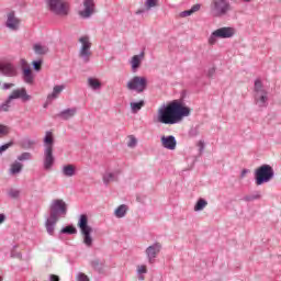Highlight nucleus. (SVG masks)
<instances>
[{
	"mask_svg": "<svg viewBox=\"0 0 281 281\" xmlns=\"http://www.w3.org/2000/svg\"><path fill=\"white\" fill-rule=\"evenodd\" d=\"M68 205L67 202L63 199H55L50 202L49 205V217L46 218L45 227L49 236H54V229H56V223L60 218L67 216Z\"/></svg>",
	"mask_w": 281,
	"mask_h": 281,
	"instance_id": "obj_1",
	"label": "nucleus"
},
{
	"mask_svg": "<svg viewBox=\"0 0 281 281\" xmlns=\"http://www.w3.org/2000/svg\"><path fill=\"white\" fill-rule=\"evenodd\" d=\"M44 170H52L56 158L54 157V133L47 131L44 136Z\"/></svg>",
	"mask_w": 281,
	"mask_h": 281,
	"instance_id": "obj_2",
	"label": "nucleus"
},
{
	"mask_svg": "<svg viewBox=\"0 0 281 281\" xmlns=\"http://www.w3.org/2000/svg\"><path fill=\"white\" fill-rule=\"evenodd\" d=\"M157 120L160 124H177V100L160 106Z\"/></svg>",
	"mask_w": 281,
	"mask_h": 281,
	"instance_id": "obj_3",
	"label": "nucleus"
},
{
	"mask_svg": "<svg viewBox=\"0 0 281 281\" xmlns=\"http://www.w3.org/2000/svg\"><path fill=\"white\" fill-rule=\"evenodd\" d=\"M273 177H276V171H273L271 165L263 164L255 169L256 186H265V183H269Z\"/></svg>",
	"mask_w": 281,
	"mask_h": 281,
	"instance_id": "obj_4",
	"label": "nucleus"
},
{
	"mask_svg": "<svg viewBox=\"0 0 281 281\" xmlns=\"http://www.w3.org/2000/svg\"><path fill=\"white\" fill-rule=\"evenodd\" d=\"M77 225L81 232L83 245L88 248L93 247V237L91 236L93 228L89 226V216H87V214H81Z\"/></svg>",
	"mask_w": 281,
	"mask_h": 281,
	"instance_id": "obj_5",
	"label": "nucleus"
},
{
	"mask_svg": "<svg viewBox=\"0 0 281 281\" xmlns=\"http://www.w3.org/2000/svg\"><path fill=\"white\" fill-rule=\"evenodd\" d=\"M186 98H188V92L182 90L180 98L177 99V124L183 122V117H189L190 113H192V109L186 105Z\"/></svg>",
	"mask_w": 281,
	"mask_h": 281,
	"instance_id": "obj_6",
	"label": "nucleus"
},
{
	"mask_svg": "<svg viewBox=\"0 0 281 281\" xmlns=\"http://www.w3.org/2000/svg\"><path fill=\"white\" fill-rule=\"evenodd\" d=\"M211 10L214 16H225L227 12H232V4L227 0H213Z\"/></svg>",
	"mask_w": 281,
	"mask_h": 281,
	"instance_id": "obj_7",
	"label": "nucleus"
},
{
	"mask_svg": "<svg viewBox=\"0 0 281 281\" xmlns=\"http://www.w3.org/2000/svg\"><path fill=\"white\" fill-rule=\"evenodd\" d=\"M127 89L136 93H144L148 89V79L146 77L135 76L127 82Z\"/></svg>",
	"mask_w": 281,
	"mask_h": 281,
	"instance_id": "obj_8",
	"label": "nucleus"
},
{
	"mask_svg": "<svg viewBox=\"0 0 281 281\" xmlns=\"http://www.w3.org/2000/svg\"><path fill=\"white\" fill-rule=\"evenodd\" d=\"M46 4L48 9L54 14H58L61 16H67L69 11L67 10V4H65V0H46Z\"/></svg>",
	"mask_w": 281,
	"mask_h": 281,
	"instance_id": "obj_9",
	"label": "nucleus"
},
{
	"mask_svg": "<svg viewBox=\"0 0 281 281\" xmlns=\"http://www.w3.org/2000/svg\"><path fill=\"white\" fill-rule=\"evenodd\" d=\"M0 74L5 78H16L19 76V67L12 61H0Z\"/></svg>",
	"mask_w": 281,
	"mask_h": 281,
	"instance_id": "obj_10",
	"label": "nucleus"
},
{
	"mask_svg": "<svg viewBox=\"0 0 281 281\" xmlns=\"http://www.w3.org/2000/svg\"><path fill=\"white\" fill-rule=\"evenodd\" d=\"M79 43H81L79 57L82 58L83 63H89L91 58V42H89V36L80 37Z\"/></svg>",
	"mask_w": 281,
	"mask_h": 281,
	"instance_id": "obj_11",
	"label": "nucleus"
},
{
	"mask_svg": "<svg viewBox=\"0 0 281 281\" xmlns=\"http://www.w3.org/2000/svg\"><path fill=\"white\" fill-rule=\"evenodd\" d=\"M9 100H22V102H30L32 100V95L27 94V90L25 88L15 89L9 95Z\"/></svg>",
	"mask_w": 281,
	"mask_h": 281,
	"instance_id": "obj_12",
	"label": "nucleus"
},
{
	"mask_svg": "<svg viewBox=\"0 0 281 281\" xmlns=\"http://www.w3.org/2000/svg\"><path fill=\"white\" fill-rule=\"evenodd\" d=\"M161 251V245L159 243H155L151 246H148L145 250V254L148 258V262L153 265L155 262V258H157V255Z\"/></svg>",
	"mask_w": 281,
	"mask_h": 281,
	"instance_id": "obj_13",
	"label": "nucleus"
},
{
	"mask_svg": "<svg viewBox=\"0 0 281 281\" xmlns=\"http://www.w3.org/2000/svg\"><path fill=\"white\" fill-rule=\"evenodd\" d=\"M234 34H236V30L229 26H224L214 31V36H217V38H232Z\"/></svg>",
	"mask_w": 281,
	"mask_h": 281,
	"instance_id": "obj_14",
	"label": "nucleus"
},
{
	"mask_svg": "<svg viewBox=\"0 0 281 281\" xmlns=\"http://www.w3.org/2000/svg\"><path fill=\"white\" fill-rule=\"evenodd\" d=\"M5 25L7 27H9V30H13V31L19 30V25H21V20L16 18L14 11H11L8 13Z\"/></svg>",
	"mask_w": 281,
	"mask_h": 281,
	"instance_id": "obj_15",
	"label": "nucleus"
},
{
	"mask_svg": "<svg viewBox=\"0 0 281 281\" xmlns=\"http://www.w3.org/2000/svg\"><path fill=\"white\" fill-rule=\"evenodd\" d=\"M160 142L162 148L167 150H175L177 148V138L173 135L161 136Z\"/></svg>",
	"mask_w": 281,
	"mask_h": 281,
	"instance_id": "obj_16",
	"label": "nucleus"
},
{
	"mask_svg": "<svg viewBox=\"0 0 281 281\" xmlns=\"http://www.w3.org/2000/svg\"><path fill=\"white\" fill-rule=\"evenodd\" d=\"M83 11H80L79 14L82 19H89L91 14H93V9L95 8V3L93 0H83Z\"/></svg>",
	"mask_w": 281,
	"mask_h": 281,
	"instance_id": "obj_17",
	"label": "nucleus"
},
{
	"mask_svg": "<svg viewBox=\"0 0 281 281\" xmlns=\"http://www.w3.org/2000/svg\"><path fill=\"white\" fill-rule=\"evenodd\" d=\"M76 113H78V109L70 108V109H66V110L59 112L58 114H56V117L67 121V120H71V117H74L76 115Z\"/></svg>",
	"mask_w": 281,
	"mask_h": 281,
	"instance_id": "obj_18",
	"label": "nucleus"
},
{
	"mask_svg": "<svg viewBox=\"0 0 281 281\" xmlns=\"http://www.w3.org/2000/svg\"><path fill=\"white\" fill-rule=\"evenodd\" d=\"M22 78L26 85H33L34 74L32 72V68L30 66L22 67Z\"/></svg>",
	"mask_w": 281,
	"mask_h": 281,
	"instance_id": "obj_19",
	"label": "nucleus"
},
{
	"mask_svg": "<svg viewBox=\"0 0 281 281\" xmlns=\"http://www.w3.org/2000/svg\"><path fill=\"white\" fill-rule=\"evenodd\" d=\"M145 53L142 52L138 55H134L131 60L132 71H135L142 67V60H144Z\"/></svg>",
	"mask_w": 281,
	"mask_h": 281,
	"instance_id": "obj_20",
	"label": "nucleus"
},
{
	"mask_svg": "<svg viewBox=\"0 0 281 281\" xmlns=\"http://www.w3.org/2000/svg\"><path fill=\"white\" fill-rule=\"evenodd\" d=\"M20 146L21 148H23L24 150H30L32 148H34V146H36V140L31 139L30 137H25L20 142Z\"/></svg>",
	"mask_w": 281,
	"mask_h": 281,
	"instance_id": "obj_21",
	"label": "nucleus"
},
{
	"mask_svg": "<svg viewBox=\"0 0 281 281\" xmlns=\"http://www.w3.org/2000/svg\"><path fill=\"white\" fill-rule=\"evenodd\" d=\"M61 173L64 175V177H75L76 166H74L71 164L64 166L61 169Z\"/></svg>",
	"mask_w": 281,
	"mask_h": 281,
	"instance_id": "obj_22",
	"label": "nucleus"
},
{
	"mask_svg": "<svg viewBox=\"0 0 281 281\" xmlns=\"http://www.w3.org/2000/svg\"><path fill=\"white\" fill-rule=\"evenodd\" d=\"M64 90L65 86H55L53 88V92L47 95V100H56V98H58V95H60V93H63Z\"/></svg>",
	"mask_w": 281,
	"mask_h": 281,
	"instance_id": "obj_23",
	"label": "nucleus"
},
{
	"mask_svg": "<svg viewBox=\"0 0 281 281\" xmlns=\"http://www.w3.org/2000/svg\"><path fill=\"white\" fill-rule=\"evenodd\" d=\"M127 212H128V206L126 204H121L115 209L114 214L116 218H124Z\"/></svg>",
	"mask_w": 281,
	"mask_h": 281,
	"instance_id": "obj_24",
	"label": "nucleus"
},
{
	"mask_svg": "<svg viewBox=\"0 0 281 281\" xmlns=\"http://www.w3.org/2000/svg\"><path fill=\"white\" fill-rule=\"evenodd\" d=\"M199 10H201V4L196 3L191 9L180 12V16L182 19H186V16H192V14H194V12H199Z\"/></svg>",
	"mask_w": 281,
	"mask_h": 281,
	"instance_id": "obj_25",
	"label": "nucleus"
},
{
	"mask_svg": "<svg viewBox=\"0 0 281 281\" xmlns=\"http://www.w3.org/2000/svg\"><path fill=\"white\" fill-rule=\"evenodd\" d=\"M92 269L97 271L98 273L104 272V262H102L100 259H94L90 262Z\"/></svg>",
	"mask_w": 281,
	"mask_h": 281,
	"instance_id": "obj_26",
	"label": "nucleus"
},
{
	"mask_svg": "<svg viewBox=\"0 0 281 281\" xmlns=\"http://www.w3.org/2000/svg\"><path fill=\"white\" fill-rule=\"evenodd\" d=\"M88 85L93 91L102 89V82L93 77L88 78Z\"/></svg>",
	"mask_w": 281,
	"mask_h": 281,
	"instance_id": "obj_27",
	"label": "nucleus"
},
{
	"mask_svg": "<svg viewBox=\"0 0 281 281\" xmlns=\"http://www.w3.org/2000/svg\"><path fill=\"white\" fill-rule=\"evenodd\" d=\"M132 113H137L138 111H142L143 106H146V102L144 100H140L138 102H131L130 103Z\"/></svg>",
	"mask_w": 281,
	"mask_h": 281,
	"instance_id": "obj_28",
	"label": "nucleus"
},
{
	"mask_svg": "<svg viewBox=\"0 0 281 281\" xmlns=\"http://www.w3.org/2000/svg\"><path fill=\"white\" fill-rule=\"evenodd\" d=\"M33 49H34L35 54H37L38 56H45V54H47V52H49V48L47 46H43L41 44H35L33 46Z\"/></svg>",
	"mask_w": 281,
	"mask_h": 281,
	"instance_id": "obj_29",
	"label": "nucleus"
},
{
	"mask_svg": "<svg viewBox=\"0 0 281 281\" xmlns=\"http://www.w3.org/2000/svg\"><path fill=\"white\" fill-rule=\"evenodd\" d=\"M59 234H67L68 236H71L74 234H78V229L74 225H67L60 229Z\"/></svg>",
	"mask_w": 281,
	"mask_h": 281,
	"instance_id": "obj_30",
	"label": "nucleus"
},
{
	"mask_svg": "<svg viewBox=\"0 0 281 281\" xmlns=\"http://www.w3.org/2000/svg\"><path fill=\"white\" fill-rule=\"evenodd\" d=\"M111 181H119V178L113 172H109L103 175V183L104 186H109Z\"/></svg>",
	"mask_w": 281,
	"mask_h": 281,
	"instance_id": "obj_31",
	"label": "nucleus"
},
{
	"mask_svg": "<svg viewBox=\"0 0 281 281\" xmlns=\"http://www.w3.org/2000/svg\"><path fill=\"white\" fill-rule=\"evenodd\" d=\"M206 205H207L206 200L203 199V198H200V199L196 201L195 205H194V212H201V211H203V209H204Z\"/></svg>",
	"mask_w": 281,
	"mask_h": 281,
	"instance_id": "obj_32",
	"label": "nucleus"
},
{
	"mask_svg": "<svg viewBox=\"0 0 281 281\" xmlns=\"http://www.w3.org/2000/svg\"><path fill=\"white\" fill-rule=\"evenodd\" d=\"M21 170H23V164L15 161L11 165V169H10L11 175H19Z\"/></svg>",
	"mask_w": 281,
	"mask_h": 281,
	"instance_id": "obj_33",
	"label": "nucleus"
},
{
	"mask_svg": "<svg viewBox=\"0 0 281 281\" xmlns=\"http://www.w3.org/2000/svg\"><path fill=\"white\" fill-rule=\"evenodd\" d=\"M262 195H260V191H257L255 194H249L244 196V201H246V203H251V201H258V199H261Z\"/></svg>",
	"mask_w": 281,
	"mask_h": 281,
	"instance_id": "obj_34",
	"label": "nucleus"
},
{
	"mask_svg": "<svg viewBox=\"0 0 281 281\" xmlns=\"http://www.w3.org/2000/svg\"><path fill=\"white\" fill-rule=\"evenodd\" d=\"M262 93L263 94H261L259 98H255L256 102L259 103V106H265V104H267V100H269V98L267 97V92L265 90H262Z\"/></svg>",
	"mask_w": 281,
	"mask_h": 281,
	"instance_id": "obj_35",
	"label": "nucleus"
},
{
	"mask_svg": "<svg viewBox=\"0 0 281 281\" xmlns=\"http://www.w3.org/2000/svg\"><path fill=\"white\" fill-rule=\"evenodd\" d=\"M7 194L9 199H19L21 196V190L10 189Z\"/></svg>",
	"mask_w": 281,
	"mask_h": 281,
	"instance_id": "obj_36",
	"label": "nucleus"
},
{
	"mask_svg": "<svg viewBox=\"0 0 281 281\" xmlns=\"http://www.w3.org/2000/svg\"><path fill=\"white\" fill-rule=\"evenodd\" d=\"M32 67L34 71H41L43 69V59L33 60Z\"/></svg>",
	"mask_w": 281,
	"mask_h": 281,
	"instance_id": "obj_37",
	"label": "nucleus"
},
{
	"mask_svg": "<svg viewBox=\"0 0 281 281\" xmlns=\"http://www.w3.org/2000/svg\"><path fill=\"white\" fill-rule=\"evenodd\" d=\"M32 159V154L24 151L20 156H18V161H30Z\"/></svg>",
	"mask_w": 281,
	"mask_h": 281,
	"instance_id": "obj_38",
	"label": "nucleus"
},
{
	"mask_svg": "<svg viewBox=\"0 0 281 281\" xmlns=\"http://www.w3.org/2000/svg\"><path fill=\"white\" fill-rule=\"evenodd\" d=\"M12 100H10V97L5 100L4 103H2L0 105V111H4V112H8L10 111V104H11Z\"/></svg>",
	"mask_w": 281,
	"mask_h": 281,
	"instance_id": "obj_39",
	"label": "nucleus"
},
{
	"mask_svg": "<svg viewBox=\"0 0 281 281\" xmlns=\"http://www.w3.org/2000/svg\"><path fill=\"white\" fill-rule=\"evenodd\" d=\"M12 146H14L13 142H9V143L1 145L0 146V155H3V153H5V150H8V148H12Z\"/></svg>",
	"mask_w": 281,
	"mask_h": 281,
	"instance_id": "obj_40",
	"label": "nucleus"
},
{
	"mask_svg": "<svg viewBox=\"0 0 281 281\" xmlns=\"http://www.w3.org/2000/svg\"><path fill=\"white\" fill-rule=\"evenodd\" d=\"M15 249H16V246H14L13 249L11 250V258H18L19 260H21L23 258V255L16 251Z\"/></svg>",
	"mask_w": 281,
	"mask_h": 281,
	"instance_id": "obj_41",
	"label": "nucleus"
},
{
	"mask_svg": "<svg viewBox=\"0 0 281 281\" xmlns=\"http://www.w3.org/2000/svg\"><path fill=\"white\" fill-rule=\"evenodd\" d=\"M255 91L259 93V91H262V80L257 79L255 80Z\"/></svg>",
	"mask_w": 281,
	"mask_h": 281,
	"instance_id": "obj_42",
	"label": "nucleus"
},
{
	"mask_svg": "<svg viewBox=\"0 0 281 281\" xmlns=\"http://www.w3.org/2000/svg\"><path fill=\"white\" fill-rule=\"evenodd\" d=\"M145 5L147 10H150V8H155V5H157V0H146Z\"/></svg>",
	"mask_w": 281,
	"mask_h": 281,
	"instance_id": "obj_43",
	"label": "nucleus"
},
{
	"mask_svg": "<svg viewBox=\"0 0 281 281\" xmlns=\"http://www.w3.org/2000/svg\"><path fill=\"white\" fill-rule=\"evenodd\" d=\"M196 135H199V126L191 127L190 131H189V136L190 137H196Z\"/></svg>",
	"mask_w": 281,
	"mask_h": 281,
	"instance_id": "obj_44",
	"label": "nucleus"
},
{
	"mask_svg": "<svg viewBox=\"0 0 281 281\" xmlns=\"http://www.w3.org/2000/svg\"><path fill=\"white\" fill-rule=\"evenodd\" d=\"M127 146L130 148H135L137 146V138H135V136H131V139H130Z\"/></svg>",
	"mask_w": 281,
	"mask_h": 281,
	"instance_id": "obj_45",
	"label": "nucleus"
},
{
	"mask_svg": "<svg viewBox=\"0 0 281 281\" xmlns=\"http://www.w3.org/2000/svg\"><path fill=\"white\" fill-rule=\"evenodd\" d=\"M216 38H218V35H214V31H213V33L209 38V45H216Z\"/></svg>",
	"mask_w": 281,
	"mask_h": 281,
	"instance_id": "obj_46",
	"label": "nucleus"
},
{
	"mask_svg": "<svg viewBox=\"0 0 281 281\" xmlns=\"http://www.w3.org/2000/svg\"><path fill=\"white\" fill-rule=\"evenodd\" d=\"M137 273L139 274L148 273V269L146 268V266H138Z\"/></svg>",
	"mask_w": 281,
	"mask_h": 281,
	"instance_id": "obj_47",
	"label": "nucleus"
},
{
	"mask_svg": "<svg viewBox=\"0 0 281 281\" xmlns=\"http://www.w3.org/2000/svg\"><path fill=\"white\" fill-rule=\"evenodd\" d=\"M78 281H89V277L82 272H80L78 274V278H77Z\"/></svg>",
	"mask_w": 281,
	"mask_h": 281,
	"instance_id": "obj_48",
	"label": "nucleus"
},
{
	"mask_svg": "<svg viewBox=\"0 0 281 281\" xmlns=\"http://www.w3.org/2000/svg\"><path fill=\"white\" fill-rule=\"evenodd\" d=\"M214 74H216V67H212L207 71V78H214Z\"/></svg>",
	"mask_w": 281,
	"mask_h": 281,
	"instance_id": "obj_49",
	"label": "nucleus"
},
{
	"mask_svg": "<svg viewBox=\"0 0 281 281\" xmlns=\"http://www.w3.org/2000/svg\"><path fill=\"white\" fill-rule=\"evenodd\" d=\"M199 146V150H200V155L203 153V150H205V143L203 140H200L198 143Z\"/></svg>",
	"mask_w": 281,
	"mask_h": 281,
	"instance_id": "obj_50",
	"label": "nucleus"
},
{
	"mask_svg": "<svg viewBox=\"0 0 281 281\" xmlns=\"http://www.w3.org/2000/svg\"><path fill=\"white\" fill-rule=\"evenodd\" d=\"M12 87H14V83H3L2 89H4V91H8V89H12Z\"/></svg>",
	"mask_w": 281,
	"mask_h": 281,
	"instance_id": "obj_51",
	"label": "nucleus"
},
{
	"mask_svg": "<svg viewBox=\"0 0 281 281\" xmlns=\"http://www.w3.org/2000/svg\"><path fill=\"white\" fill-rule=\"evenodd\" d=\"M248 172H249V169H243L241 173H240V179H245V177H247Z\"/></svg>",
	"mask_w": 281,
	"mask_h": 281,
	"instance_id": "obj_52",
	"label": "nucleus"
},
{
	"mask_svg": "<svg viewBox=\"0 0 281 281\" xmlns=\"http://www.w3.org/2000/svg\"><path fill=\"white\" fill-rule=\"evenodd\" d=\"M0 135H8V131H5V126L0 125Z\"/></svg>",
	"mask_w": 281,
	"mask_h": 281,
	"instance_id": "obj_53",
	"label": "nucleus"
},
{
	"mask_svg": "<svg viewBox=\"0 0 281 281\" xmlns=\"http://www.w3.org/2000/svg\"><path fill=\"white\" fill-rule=\"evenodd\" d=\"M2 223H5V214L0 213V225H1Z\"/></svg>",
	"mask_w": 281,
	"mask_h": 281,
	"instance_id": "obj_54",
	"label": "nucleus"
},
{
	"mask_svg": "<svg viewBox=\"0 0 281 281\" xmlns=\"http://www.w3.org/2000/svg\"><path fill=\"white\" fill-rule=\"evenodd\" d=\"M20 63L22 67H30V65H27V60L25 59H21Z\"/></svg>",
	"mask_w": 281,
	"mask_h": 281,
	"instance_id": "obj_55",
	"label": "nucleus"
},
{
	"mask_svg": "<svg viewBox=\"0 0 281 281\" xmlns=\"http://www.w3.org/2000/svg\"><path fill=\"white\" fill-rule=\"evenodd\" d=\"M112 175H114V177H120V175H122V170L117 169L114 172H112Z\"/></svg>",
	"mask_w": 281,
	"mask_h": 281,
	"instance_id": "obj_56",
	"label": "nucleus"
},
{
	"mask_svg": "<svg viewBox=\"0 0 281 281\" xmlns=\"http://www.w3.org/2000/svg\"><path fill=\"white\" fill-rule=\"evenodd\" d=\"M136 201L137 203H144V198H142L140 195H137Z\"/></svg>",
	"mask_w": 281,
	"mask_h": 281,
	"instance_id": "obj_57",
	"label": "nucleus"
},
{
	"mask_svg": "<svg viewBox=\"0 0 281 281\" xmlns=\"http://www.w3.org/2000/svg\"><path fill=\"white\" fill-rule=\"evenodd\" d=\"M142 13H144V10L136 11V14H142Z\"/></svg>",
	"mask_w": 281,
	"mask_h": 281,
	"instance_id": "obj_58",
	"label": "nucleus"
},
{
	"mask_svg": "<svg viewBox=\"0 0 281 281\" xmlns=\"http://www.w3.org/2000/svg\"><path fill=\"white\" fill-rule=\"evenodd\" d=\"M138 280H144V276H143V274H139V276H138Z\"/></svg>",
	"mask_w": 281,
	"mask_h": 281,
	"instance_id": "obj_59",
	"label": "nucleus"
},
{
	"mask_svg": "<svg viewBox=\"0 0 281 281\" xmlns=\"http://www.w3.org/2000/svg\"><path fill=\"white\" fill-rule=\"evenodd\" d=\"M244 3H251V0H243Z\"/></svg>",
	"mask_w": 281,
	"mask_h": 281,
	"instance_id": "obj_60",
	"label": "nucleus"
},
{
	"mask_svg": "<svg viewBox=\"0 0 281 281\" xmlns=\"http://www.w3.org/2000/svg\"><path fill=\"white\" fill-rule=\"evenodd\" d=\"M44 109H47V104H44Z\"/></svg>",
	"mask_w": 281,
	"mask_h": 281,
	"instance_id": "obj_61",
	"label": "nucleus"
},
{
	"mask_svg": "<svg viewBox=\"0 0 281 281\" xmlns=\"http://www.w3.org/2000/svg\"><path fill=\"white\" fill-rule=\"evenodd\" d=\"M0 281H1V277H0Z\"/></svg>",
	"mask_w": 281,
	"mask_h": 281,
	"instance_id": "obj_62",
	"label": "nucleus"
}]
</instances>
